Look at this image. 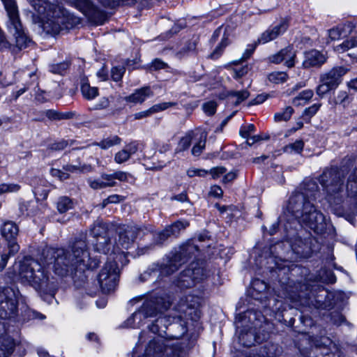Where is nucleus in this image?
I'll list each match as a JSON object with an SVG mask.
<instances>
[{
    "mask_svg": "<svg viewBox=\"0 0 357 357\" xmlns=\"http://www.w3.org/2000/svg\"><path fill=\"white\" fill-rule=\"evenodd\" d=\"M40 261L39 263L33 259L25 258L16 264L14 268L17 271L16 276L22 282L45 291H52L56 287L45 270L46 266L52 265L55 273L61 276L94 267L87 250L85 234L75 240L70 250L53 248L44 249Z\"/></svg>",
    "mask_w": 357,
    "mask_h": 357,
    "instance_id": "f257e3e1",
    "label": "nucleus"
},
{
    "mask_svg": "<svg viewBox=\"0 0 357 357\" xmlns=\"http://www.w3.org/2000/svg\"><path fill=\"white\" fill-rule=\"evenodd\" d=\"M302 195H298L288 202L287 212L298 222L317 234L322 233L326 226L324 215L313 203L303 204Z\"/></svg>",
    "mask_w": 357,
    "mask_h": 357,
    "instance_id": "f03ea898",
    "label": "nucleus"
},
{
    "mask_svg": "<svg viewBox=\"0 0 357 357\" xmlns=\"http://www.w3.org/2000/svg\"><path fill=\"white\" fill-rule=\"evenodd\" d=\"M198 250L197 246L191 243H187L179 248L168 261L167 264L160 268H149L140 275L142 281H154L160 274L169 275L175 271Z\"/></svg>",
    "mask_w": 357,
    "mask_h": 357,
    "instance_id": "7ed1b4c3",
    "label": "nucleus"
},
{
    "mask_svg": "<svg viewBox=\"0 0 357 357\" xmlns=\"http://www.w3.org/2000/svg\"><path fill=\"white\" fill-rule=\"evenodd\" d=\"M31 5L45 21L43 28L48 33L57 34L64 23L63 13L59 7L45 0H32Z\"/></svg>",
    "mask_w": 357,
    "mask_h": 357,
    "instance_id": "20e7f679",
    "label": "nucleus"
},
{
    "mask_svg": "<svg viewBox=\"0 0 357 357\" xmlns=\"http://www.w3.org/2000/svg\"><path fill=\"white\" fill-rule=\"evenodd\" d=\"M347 172L344 167H332L326 169L319 177V182L327 193L326 199L331 206L338 204L342 200L339 192L342 189L343 178Z\"/></svg>",
    "mask_w": 357,
    "mask_h": 357,
    "instance_id": "39448f33",
    "label": "nucleus"
},
{
    "mask_svg": "<svg viewBox=\"0 0 357 357\" xmlns=\"http://www.w3.org/2000/svg\"><path fill=\"white\" fill-rule=\"evenodd\" d=\"M169 307V304L165 303L162 298L146 300L141 307L124 322V325L126 327L139 328L144 324L145 319L155 317Z\"/></svg>",
    "mask_w": 357,
    "mask_h": 357,
    "instance_id": "423d86ee",
    "label": "nucleus"
},
{
    "mask_svg": "<svg viewBox=\"0 0 357 357\" xmlns=\"http://www.w3.org/2000/svg\"><path fill=\"white\" fill-rule=\"evenodd\" d=\"M8 17V27L15 38L17 46L22 49L26 47L30 40L24 31L20 20L17 6L15 0H1Z\"/></svg>",
    "mask_w": 357,
    "mask_h": 357,
    "instance_id": "0eeeda50",
    "label": "nucleus"
},
{
    "mask_svg": "<svg viewBox=\"0 0 357 357\" xmlns=\"http://www.w3.org/2000/svg\"><path fill=\"white\" fill-rule=\"evenodd\" d=\"M116 259L114 257L110 255L109 260L98 274V283L104 294L113 291L117 285L119 268Z\"/></svg>",
    "mask_w": 357,
    "mask_h": 357,
    "instance_id": "6e6552de",
    "label": "nucleus"
},
{
    "mask_svg": "<svg viewBox=\"0 0 357 357\" xmlns=\"http://www.w3.org/2000/svg\"><path fill=\"white\" fill-rule=\"evenodd\" d=\"M19 296L18 289L13 287L0 289V319H8L15 317Z\"/></svg>",
    "mask_w": 357,
    "mask_h": 357,
    "instance_id": "1a4fd4ad",
    "label": "nucleus"
},
{
    "mask_svg": "<svg viewBox=\"0 0 357 357\" xmlns=\"http://www.w3.org/2000/svg\"><path fill=\"white\" fill-rule=\"evenodd\" d=\"M200 304L201 298L198 296L188 295L181 298L176 307L178 312L177 318L180 320L197 321L200 317V311L198 310Z\"/></svg>",
    "mask_w": 357,
    "mask_h": 357,
    "instance_id": "9d476101",
    "label": "nucleus"
},
{
    "mask_svg": "<svg viewBox=\"0 0 357 357\" xmlns=\"http://www.w3.org/2000/svg\"><path fill=\"white\" fill-rule=\"evenodd\" d=\"M137 236V229L132 226H127L123 231L119 232V239L116 242V247L112 250V257L117 260L121 261L126 258L124 252L120 251L122 249H128L133 243Z\"/></svg>",
    "mask_w": 357,
    "mask_h": 357,
    "instance_id": "9b49d317",
    "label": "nucleus"
},
{
    "mask_svg": "<svg viewBox=\"0 0 357 357\" xmlns=\"http://www.w3.org/2000/svg\"><path fill=\"white\" fill-rule=\"evenodd\" d=\"M206 277L207 271L203 263L199 261L192 262L187 269L182 272L180 278V285L189 287L193 283L204 280Z\"/></svg>",
    "mask_w": 357,
    "mask_h": 357,
    "instance_id": "f8f14e48",
    "label": "nucleus"
},
{
    "mask_svg": "<svg viewBox=\"0 0 357 357\" xmlns=\"http://www.w3.org/2000/svg\"><path fill=\"white\" fill-rule=\"evenodd\" d=\"M18 231V227L12 221L3 222L0 227L1 235L8 242V248L10 255L16 254L20 250L19 245L15 242Z\"/></svg>",
    "mask_w": 357,
    "mask_h": 357,
    "instance_id": "ddd939ff",
    "label": "nucleus"
},
{
    "mask_svg": "<svg viewBox=\"0 0 357 357\" xmlns=\"http://www.w3.org/2000/svg\"><path fill=\"white\" fill-rule=\"evenodd\" d=\"M76 6L90 20L102 24L105 14L96 8L90 0H73Z\"/></svg>",
    "mask_w": 357,
    "mask_h": 357,
    "instance_id": "4468645a",
    "label": "nucleus"
},
{
    "mask_svg": "<svg viewBox=\"0 0 357 357\" xmlns=\"http://www.w3.org/2000/svg\"><path fill=\"white\" fill-rule=\"evenodd\" d=\"M318 185L314 180L310 179L303 183L301 192H295L290 197L289 202H291L294 197L298 195H302L303 197V204L312 203L314 202L319 195Z\"/></svg>",
    "mask_w": 357,
    "mask_h": 357,
    "instance_id": "2eb2a0df",
    "label": "nucleus"
},
{
    "mask_svg": "<svg viewBox=\"0 0 357 357\" xmlns=\"http://www.w3.org/2000/svg\"><path fill=\"white\" fill-rule=\"evenodd\" d=\"M289 26L288 22L282 20L278 24L269 27L264 31L257 40V43L265 44L275 40L280 35L283 34Z\"/></svg>",
    "mask_w": 357,
    "mask_h": 357,
    "instance_id": "dca6fc26",
    "label": "nucleus"
},
{
    "mask_svg": "<svg viewBox=\"0 0 357 357\" xmlns=\"http://www.w3.org/2000/svg\"><path fill=\"white\" fill-rule=\"evenodd\" d=\"M15 346V341L8 335L5 329V322L0 321V357H9Z\"/></svg>",
    "mask_w": 357,
    "mask_h": 357,
    "instance_id": "f3484780",
    "label": "nucleus"
},
{
    "mask_svg": "<svg viewBox=\"0 0 357 357\" xmlns=\"http://www.w3.org/2000/svg\"><path fill=\"white\" fill-rule=\"evenodd\" d=\"M348 70L345 67L337 66L328 72L322 73L320 77L324 79L328 85L336 89L342 82V77L347 73Z\"/></svg>",
    "mask_w": 357,
    "mask_h": 357,
    "instance_id": "a211bd4d",
    "label": "nucleus"
},
{
    "mask_svg": "<svg viewBox=\"0 0 357 357\" xmlns=\"http://www.w3.org/2000/svg\"><path fill=\"white\" fill-rule=\"evenodd\" d=\"M296 52L293 47L288 46L281 50L277 54L269 57V61L273 63H280L284 62L288 68H291L295 64Z\"/></svg>",
    "mask_w": 357,
    "mask_h": 357,
    "instance_id": "6ab92c4d",
    "label": "nucleus"
},
{
    "mask_svg": "<svg viewBox=\"0 0 357 357\" xmlns=\"http://www.w3.org/2000/svg\"><path fill=\"white\" fill-rule=\"evenodd\" d=\"M326 61V56L316 50H312L305 53L303 66L305 68L319 67Z\"/></svg>",
    "mask_w": 357,
    "mask_h": 357,
    "instance_id": "aec40b11",
    "label": "nucleus"
},
{
    "mask_svg": "<svg viewBox=\"0 0 357 357\" xmlns=\"http://www.w3.org/2000/svg\"><path fill=\"white\" fill-rule=\"evenodd\" d=\"M116 182L115 181L114 174H102L100 178L89 181V185L93 189H101L107 187L115 186Z\"/></svg>",
    "mask_w": 357,
    "mask_h": 357,
    "instance_id": "412c9836",
    "label": "nucleus"
},
{
    "mask_svg": "<svg viewBox=\"0 0 357 357\" xmlns=\"http://www.w3.org/2000/svg\"><path fill=\"white\" fill-rule=\"evenodd\" d=\"M153 96V91L149 86L142 87L136 90L131 95L126 96L125 100L126 102L135 104L142 103L146 98Z\"/></svg>",
    "mask_w": 357,
    "mask_h": 357,
    "instance_id": "4be33fe9",
    "label": "nucleus"
},
{
    "mask_svg": "<svg viewBox=\"0 0 357 357\" xmlns=\"http://www.w3.org/2000/svg\"><path fill=\"white\" fill-rule=\"evenodd\" d=\"M137 151V146L132 142L127 144L122 150L117 152L114 155V161L118 164H122L128 161L130 156Z\"/></svg>",
    "mask_w": 357,
    "mask_h": 357,
    "instance_id": "5701e85b",
    "label": "nucleus"
},
{
    "mask_svg": "<svg viewBox=\"0 0 357 357\" xmlns=\"http://www.w3.org/2000/svg\"><path fill=\"white\" fill-rule=\"evenodd\" d=\"M96 238V240L94 244L95 250L98 252L108 254L112 246L108 234Z\"/></svg>",
    "mask_w": 357,
    "mask_h": 357,
    "instance_id": "b1692460",
    "label": "nucleus"
},
{
    "mask_svg": "<svg viewBox=\"0 0 357 357\" xmlns=\"http://www.w3.org/2000/svg\"><path fill=\"white\" fill-rule=\"evenodd\" d=\"M81 92L83 97L87 100H93L98 96V89L91 86L86 80L83 79L81 84Z\"/></svg>",
    "mask_w": 357,
    "mask_h": 357,
    "instance_id": "393cba45",
    "label": "nucleus"
},
{
    "mask_svg": "<svg viewBox=\"0 0 357 357\" xmlns=\"http://www.w3.org/2000/svg\"><path fill=\"white\" fill-rule=\"evenodd\" d=\"M347 190L351 196L357 195V167L354 168L349 176Z\"/></svg>",
    "mask_w": 357,
    "mask_h": 357,
    "instance_id": "a878e982",
    "label": "nucleus"
},
{
    "mask_svg": "<svg viewBox=\"0 0 357 357\" xmlns=\"http://www.w3.org/2000/svg\"><path fill=\"white\" fill-rule=\"evenodd\" d=\"M250 96L248 90L232 91L229 93V100L236 105L246 100Z\"/></svg>",
    "mask_w": 357,
    "mask_h": 357,
    "instance_id": "bb28decb",
    "label": "nucleus"
},
{
    "mask_svg": "<svg viewBox=\"0 0 357 357\" xmlns=\"http://www.w3.org/2000/svg\"><path fill=\"white\" fill-rule=\"evenodd\" d=\"M314 95L312 90H304L292 100L293 105L298 106L305 104Z\"/></svg>",
    "mask_w": 357,
    "mask_h": 357,
    "instance_id": "cd10ccee",
    "label": "nucleus"
},
{
    "mask_svg": "<svg viewBox=\"0 0 357 357\" xmlns=\"http://www.w3.org/2000/svg\"><path fill=\"white\" fill-rule=\"evenodd\" d=\"M354 47H357V36L344 40L342 43L335 46L334 50L337 53H344Z\"/></svg>",
    "mask_w": 357,
    "mask_h": 357,
    "instance_id": "c85d7f7f",
    "label": "nucleus"
},
{
    "mask_svg": "<svg viewBox=\"0 0 357 357\" xmlns=\"http://www.w3.org/2000/svg\"><path fill=\"white\" fill-rule=\"evenodd\" d=\"M189 226V222L185 220H178L166 227V231H169L171 236L179 234L181 230L185 229Z\"/></svg>",
    "mask_w": 357,
    "mask_h": 357,
    "instance_id": "c756f323",
    "label": "nucleus"
},
{
    "mask_svg": "<svg viewBox=\"0 0 357 357\" xmlns=\"http://www.w3.org/2000/svg\"><path fill=\"white\" fill-rule=\"evenodd\" d=\"M72 200L68 197H61L56 203L57 210L59 213H63L73 208Z\"/></svg>",
    "mask_w": 357,
    "mask_h": 357,
    "instance_id": "7c9ffc66",
    "label": "nucleus"
},
{
    "mask_svg": "<svg viewBox=\"0 0 357 357\" xmlns=\"http://www.w3.org/2000/svg\"><path fill=\"white\" fill-rule=\"evenodd\" d=\"M121 139L117 135L110 136L100 142L98 145L102 149H107L121 143Z\"/></svg>",
    "mask_w": 357,
    "mask_h": 357,
    "instance_id": "2f4dec72",
    "label": "nucleus"
},
{
    "mask_svg": "<svg viewBox=\"0 0 357 357\" xmlns=\"http://www.w3.org/2000/svg\"><path fill=\"white\" fill-rule=\"evenodd\" d=\"M304 147L303 140H296L295 142L289 144L284 147V151L287 153H300Z\"/></svg>",
    "mask_w": 357,
    "mask_h": 357,
    "instance_id": "473e14b6",
    "label": "nucleus"
},
{
    "mask_svg": "<svg viewBox=\"0 0 357 357\" xmlns=\"http://www.w3.org/2000/svg\"><path fill=\"white\" fill-rule=\"evenodd\" d=\"M294 113V109L288 106L285 109L280 112L275 114L274 119L276 122L287 121L290 119L292 114Z\"/></svg>",
    "mask_w": 357,
    "mask_h": 357,
    "instance_id": "72a5a7b5",
    "label": "nucleus"
},
{
    "mask_svg": "<svg viewBox=\"0 0 357 357\" xmlns=\"http://www.w3.org/2000/svg\"><path fill=\"white\" fill-rule=\"evenodd\" d=\"M91 233L94 237L98 238L101 236L107 235V225L102 222H97L93 225L91 229Z\"/></svg>",
    "mask_w": 357,
    "mask_h": 357,
    "instance_id": "f704fd0d",
    "label": "nucleus"
},
{
    "mask_svg": "<svg viewBox=\"0 0 357 357\" xmlns=\"http://www.w3.org/2000/svg\"><path fill=\"white\" fill-rule=\"evenodd\" d=\"M206 139V133L202 132L199 137V141L194 145L192 149V153L194 155H199L202 152L203 149L205 147Z\"/></svg>",
    "mask_w": 357,
    "mask_h": 357,
    "instance_id": "c9c22d12",
    "label": "nucleus"
},
{
    "mask_svg": "<svg viewBox=\"0 0 357 357\" xmlns=\"http://www.w3.org/2000/svg\"><path fill=\"white\" fill-rule=\"evenodd\" d=\"M287 78L288 75L284 72H273L268 75V80L274 84L283 83Z\"/></svg>",
    "mask_w": 357,
    "mask_h": 357,
    "instance_id": "e433bc0d",
    "label": "nucleus"
},
{
    "mask_svg": "<svg viewBox=\"0 0 357 357\" xmlns=\"http://www.w3.org/2000/svg\"><path fill=\"white\" fill-rule=\"evenodd\" d=\"M320 84L317 87L316 92L317 94L321 98H323L324 95H326L330 91L335 89V88L333 86L328 85L326 82L321 77H320Z\"/></svg>",
    "mask_w": 357,
    "mask_h": 357,
    "instance_id": "4c0bfd02",
    "label": "nucleus"
},
{
    "mask_svg": "<svg viewBox=\"0 0 357 357\" xmlns=\"http://www.w3.org/2000/svg\"><path fill=\"white\" fill-rule=\"evenodd\" d=\"M177 103L176 102H160L158 104H155L150 107L151 111L153 114L158 113L162 111H164L171 107L176 106Z\"/></svg>",
    "mask_w": 357,
    "mask_h": 357,
    "instance_id": "58836bf2",
    "label": "nucleus"
},
{
    "mask_svg": "<svg viewBox=\"0 0 357 357\" xmlns=\"http://www.w3.org/2000/svg\"><path fill=\"white\" fill-rule=\"evenodd\" d=\"M20 186L16 183H1L0 184V195L4 193L16 192L19 191Z\"/></svg>",
    "mask_w": 357,
    "mask_h": 357,
    "instance_id": "ea45409f",
    "label": "nucleus"
},
{
    "mask_svg": "<svg viewBox=\"0 0 357 357\" xmlns=\"http://www.w3.org/2000/svg\"><path fill=\"white\" fill-rule=\"evenodd\" d=\"M171 234L169 231H166V227L162 231L156 233L153 236V242L156 245L162 244Z\"/></svg>",
    "mask_w": 357,
    "mask_h": 357,
    "instance_id": "a19ab883",
    "label": "nucleus"
},
{
    "mask_svg": "<svg viewBox=\"0 0 357 357\" xmlns=\"http://www.w3.org/2000/svg\"><path fill=\"white\" fill-rule=\"evenodd\" d=\"M166 321V317H158L155 321L149 326V330L152 331L153 333H159L161 335L162 332H165L164 330L162 329V327L160 326V325L164 324Z\"/></svg>",
    "mask_w": 357,
    "mask_h": 357,
    "instance_id": "79ce46f5",
    "label": "nucleus"
},
{
    "mask_svg": "<svg viewBox=\"0 0 357 357\" xmlns=\"http://www.w3.org/2000/svg\"><path fill=\"white\" fill-rule=\"evenodd\" d=\"M337 26L343 37L351 34L355 28L354 24L351 22H347L344 24H339Z\"/></svg>",
    "mask_w": 357,
    "mask_h": 357,
    "instance_id": "37998d69",
    "label": "nucleus"
},
{
    "mask_svg": "<svg viewBox=\"0 0 357 357\" xmlns=\"http://www.w3.org/2000/svg\"><path fill=\"white\" fill-rule=\"evenodd\" d=\"M69 63L67 61L53 65L50 67V71L53 73L63 75L69 68Z\"/></svg>",
    "mask_w": 357,
    "mask_h": 357,
    "instance_id": "c03bdc74",
    "label": "nucleus"
},
{
    "mask_svg": "<svg viewBox=\"0 0 357 357\" xmlns=\"http://www.w3.org/2000/svg\"><path fill=\"white\" fill-rule=\"evenodd\" d=\"M217 108V103L215 101L210 100L202 105V109L205 114L211 116L215 114Z\"/></svg>",
    "mask_w": 357,
    "mask_h": 357,
    "instance_id": "a18cd8bd",
    "label": "nucleus"
},
{
    "mask_svg": "<svg viewBox=\"0 0 357 357\" xmlns=\"http://www.w3.org/2000/svg\"><path fill=\"white\" fill-rule=\"evenodd\" d=\"M192 137L190 135H187L182 137L178 144L177 151H183L189 148L191 144Z\"/></svg>",
    "mask_w": 357,
    "mask_h": 357,
    "instance_id": "49530a36",
    "label": "nucleus"
},
{
    "mask_svg": "<svg viewBox=\"0 0 357 357\" xmlns=\"http://www.w3.org/2000/svg\"><path fill=\"white\" fill-rule=\"evenodd\" d=\"M45 116L50 120H61L67 119L68 116L65 114H61L56 110L48 109L45 112Z\"/></svg>",
    "mask_w": 357,
    "mask_h": 357,
    "instance_id": "de8ad7c7",
    "label": "nucleus"
},
{
    "mask_svg": "<svg viewBox=\"0 0 357 357\" xmlns=\"http://www.w3.org/2000/svg\"><path fill=\"white\" fill-rule=\"evenodd\" d=\"M227 38L224 37L220 44L215 49V50L211 54L210 56L212 59H217L222 53L223 49L228 45Z\"/></svg>",
    "mask_w": 357,
    "mask_h": 357,
    "instance_id": "09e8293b",
    "label": "nucleus"
},
{
    "mask_svg": "<svg viewBox=\"0 0 357 357\" xmlns=\"http://www.w3.org/2000/svg\"><path fill=\"white\" fill-rule=\"evenodd\" d=\"M125 73V68L122 66L114 67L111 70V76L114 81L118 82L121 79Z\"/></svg>",
    "mask_w": 357,
    "mask_h": 357,
    "instance_id": "8fccbe9b",
    "label": "nucleus"
},
{
    "mask_svg": "<svg viewBox=\"0 0 357 357\" xmlns=\"http://www.w3.org/2000/svg\"><path fill=\"white\" fill-rule=\"evenodd\" d=\"M357 216V200L355 199L351 208L347 211L346 218L352 224L354 217Z\"/></svg>",
    "mask_w": 357,
    "mask_h": 357,
    "instance_id": "3c124183",
    "label": "nucleus"
},
{
    "mask_svg": "<svg viewBox=\"0 0 357 357\" xmlns=\"http://www.w3.org/2000/svg\"><path fill=\"white\" fill-rule=\"evenodd\" d=\"M253 291H258L259 293L265 292L267 289V284L261 280H255L252 282Z\"/></svg>",
    "mask_w": 357,
    "mask_h": 357,
    "instance_id": "603ef678",
    "label": "nucleus"
},
{
    "mask_svg": "<svg viewBox=\"0 0 357 357\" xmlns=\"http://www.w3.org/2000/svg\"><path fill=\"white\" fill-rule=\"evenodd\" d=\"M63 170L66 172H84V170H89L90 167L84 165L82 167L72 165H66L63 167Z\"/></svg>",
    "mask_w": 357,
    "mask_h": 357,
    "instance_id": "864d4df0",
    "label": "nucleus"
},
{
    "mask_svg": "<svg viewBox=\"0 0 357 357\" xmlns=\"http://www.w3.org/2000/svg\"><path fill=\"white\" fill-rule=\"evenodd\" d=\"M328 37L331 40H336L340 39L343 36L337 26L328 30Z\"/></svg>",
    "mask_w": 357,
    "mask_h": 357,
    "instance_id": "5fc2aeb1",
    "label": "nucleus"
},
{
    "mask_svg": "<svg viewBox=\"0 0 357 357\" xmlns=\"http://www.w3.org/2000/svg\"><path fill=\"white\" fill-rule=\"evenodd\" d=\"M50 174L52 176L57 177L61 181L68 179L69 178L68 173L62 172L61 170L58 169H51Z\"/></svg>",
    "mask_w": 357,
    "mask_h": 357,
    "instance_id": "6e6d98bb",
    "label": "nucleus"
},
{
    "mask_svg": "<svg viewBox=\"0 0 357 357\" xmlns=\"http://www.w3.org/2000/svg\"><path fill=\"white\" fill-rule=\"evenodd\" d=\"M248 72V67L247 66H242V67H236L234 68L233 73H234V78H239L243 77V75H246Z\"/></svg>",
    "mask_w": 357,
    "mask_h": 357,
    "instance_id": "4d7b16f0",
    "label": "nucleus"
},
{
    "mask_svg": "<svg viewBox=\"0 0 357 357\" xmlns=\"http://www.w3.org/2000/svg\"><path fill=\"white\" fill-rule=\"evenodd\" d=\"M187 174L190 177H193L195 176H204L207 174V172L204 169L192 168L187 171Z\"/></svg>",
    "mask_w": 357,
    "mask_h": 357,
    "instance_id": "13d9d810",
    "label": "nucleus"
},
{
    "mask_svg": "<svg viewBox=\"0 0 357 357\" xmlns=\"http://www.w3.org/2000/svg\"><path fill=\"white\" fill-rule=\"evenodd\" d=\"M255 130V126L252 124H250L246 127H243L240 130V135L243 138H248L250 134L252 133Z\"/></svg>",
    "mask_w": 357,
    "mask_h": 357,
    "instance_id": "bf43d9fd",
    "label": "nucleus"
},
{
    "mask_svg": "<svg viewBox=\"0 0 357 357\" xmlns=\"http://www.w3.org/2000/svg\"><path fill=\"white\" fill-rule=\"evenodd\" d=\"M223 195V191L220 187L218 185H213L211 188V190L209 191V195L220 198Z\"/></svg>",
    "mask_w": 357,
    "mask_h": 357,
    "instance_id": "052dcab7",
    "label": "nucleus"
},
{
    "mask_svg": "<svg viewBox=\"0 0 357 357\" xmlns=\"http://www.w3.org/2000/svg\"><path fill=\"white\" fill-rule=\"evenodd\" d=\"M114 179L120 181H127L130 174L127 172L118 171L113 173Z\"/></svg>",
    "mask_w": 357,
    "mask_h": 357,
    "instance_id": "680f3d73",
    "label": "nucleus"
},
{
    "mask_svg": "<svg viewBox=\"0 0 357 357\" xmlns=\"http://www.w3.org/2000/svg\"><path fill=\"white\" fill-rule=\"evenodd\" d=\"M321 107V104H314L308 108L305 109V114L307 116H312L314 115L317 111Z\"/></svg>",
    "mask_w": 357,
    "mask_h": 357,
    "instance_id": "e2e57ef3",
    "label": "nucleus"
},
{
    "mask_svg": "<svg viewBox=\"0 0 357 357\" xmlns=\"http://www.w3.org/2000/svg\"><path fill=\"white\" fill-rule=\"evenodd\" d=\"M226 172V169L223 167H216L212 168L210 171V174L213 178H218L220 175L223 174Z\"/></svg>",
    "mask_w": 357,
    "mask_h": 357,
    "instance_id": "0e129e2a",
    "label": "nucleus"
},
{
    "mask_svg": "<svg viewBox=\"0 0 357 357\" xmlns=\"http://www.w3.org/2000/svg\"><path fill=\"white\" fill-rule=\"evenodd\" d=\"M31 205H34V202H24L21 205L20 209L23 213H26L27 215H31L33 213V211L29 209V207L31 206Z\"/></svg>",
    "mask_w": 357,
    "mask_h": 357,
    "instance_id": "69168bd1",
    "label": "nucleus"
},
{
    "mask_svg": "<svg viewBox=\"0 0 357 357\" xmlns=\"http://www.w3.org/2000/svg\"><path fill=\"white\" fill-rule=\"evenodd\" d=\"M257 44H259V43H257V41L255 44L248 45V47L245 50V51L243 54V59H247L251 56V54L254 52Z\"/></svg>",
    "mask_w": 357,
    "mask_h": 357,
    "instance_id": "338daca9",
    "label": "nucleus"
},
{
    "mask_svg": "<svg viewBox=\"0 0 357 357\" xmlns=\"http://www.w3.org/2000/svg\"><path fill=\"white\" fill-rule=\"evenodd\" d=\"M167 66V64L160 59H155L151 64V67L154 70L164 69Z\"/></svg>",
    "mask_w": 357,
    "mask_h": 357,
    "instance_id": "774afa93",
    "label": "nucleus"
}]
</instances>
